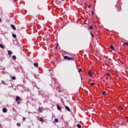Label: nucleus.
Segmentation results:
<instances>
[{
    "label": "nucleus",
    "mask_w": 128,
    "mask_h": 128,
    "mask_svg": "<svg viewBox=\"0 0 128 128\" xmlns=\"http://www.w3.org/2000/svg\"><path fill=\"white\" fill-rule=\"evenodd\" d=\"M64 60H74V58H72L68 57V56H65L64 57Z\"/></svg>",
    "instance_id": "f257e3e1"
},
{
    "label": "nucleus",
    "mask_w": 128,
    "mask_h": 128,
    "mask_svg": "<svg viewBox=\"0 0 128 128\" xmlns=\"http://www.w3.org/2000/svg\"><path fill=\"white\" fill-rule=\"evenodd\" d=\"M20 100V96H18L16 97V102L18 104H20V102H18V100Z\"/></svg>",
    "instance_id": "f03ea898"
},
{
    "label": "nucleus",
    "mask_w": 128,
    "mask_h": 128,
    "mask_svg": "<svg viewBox=\"0 0 128 128\" xmlns=\"http://www.w3.org/2000/svg\"><path fill=\"white\" fill-rule=\"evenodd\" d=\"M10 26H11L12 28V30H16V26H14V25L11 24Z\"/></svg>",
    "instance_id": "7ed1b4c3"
},
{
    "label": "nucleus",
    "mask_w": 128,
    "mask_h": 128,
    "mask_svg": "<svg viewBox=\"0 0 128 128\" xmlns=\"http://www.w3.org/2000/svg\"><path fill=\"white\" fill-rule=\"evenodd\" d=\"M2 112H8V109L6 108H2Z\"/></svg>",
    "instance_id": "20e7f679"
},
{
    "label": "nucleus",
    "mask_w": 128,
    "mask_h": 128,
    "mask_svg": "<svg viewBox=\"0 0 128 128\" xmlns=\"http://www.w3.org/2000/svg\"><path fill=\"white\" fill-rule=\"evenodd\" d=\"M65 108H66V110H68V112H70V108H68V106H66Z\"/></svg>",
    "instance_id": "39448f33"
},
{
    "label": "nucleus",
    "mask_w": 128,
    "mask_h": 128,
    "mask_svg": "<svg viewBox=\"0 0 128 128\" xmlns=\"http://www.w3.org/2000/svg\"><path fill=\"white\" fill-rule=\"evenodd\" d=\"M88 74L90 76V77L92 76V71H89Z\"/></svg>",
    "instance_id": "423d86ee"
},
{
    "label": "nucleus",
    "mask_w": 128,
    "mask_h": 128,
    "mask_svg": "<svg viewBox=\"0 0 128 128\" xmlns=\"http://www.w3.org/2000/svg\"><path fill=\"white\" fill-rule=\"evenodd\" d=\"M8 56H10V55L12 54V51H10V50H8Z\"/></svg>",
    "instance_id": "0eeeda50"
},
{
    "label": "nucleus",
    "mask_w": 128,
    "mask_h": 128,
    "mask_svg": "<svg viewBox=\"0 0 128 128\" xmlns=\"http://www.w3.org/2000/svg\"><path fill=\"white\" fill-rule=\"evenodd\" d=\"M12 58L14 60H16V56H12Z\"/></svg>",
    "instance_id": "6e6552de"
},
{
    "label": "nucleus",
    "mask_w": 128,
    "mask_h": 128,
    "mask_svg": "<svg viewBox=\"0 0 128 128\" xmlns=\"http://www.w3.org/2000/svg\"><path fill=\"white\" fill-rule=\"evenodd\" d=\"M34 66H36V68H38V63H34Z\"/></svg>",
    "instance_id": "1a4fd4ad"
},
{
    "label": "nucleus",
    "mask_w": 128,
    "mask_h": 128,
    "mask_svg": "<svg viewBox=\"0 0 128 128\" xmlns=\"http://www.w3.org/2000/svg\"><path fill=\"white\" fill-rule=\"evenodd\" d=\"M38 120H39L40 122H44V119L40 117L38 118Z\"/></svg>",
    "instance_id": "9d476101"
},
{
    "label": "nucleus",
    "mask_w": 128,
    "mask_h": 128,
    "mask_svg": "<svg viewBox=\"0 0 128 128\" xmlns=\"http://www.w3.org/2000/svg\"><path fill=\"white\" fill-rule=\"evenodd\" d=\"M110 48H111V50H114V48L112 45L110 46Z\"/></svg>",
    "instance_id": "9b49d317"
},
{
    "label": "nucleus",
    "mask_w": 128,
    "mask_h": 128,
    "mask_svg": "<svg viewBox=\"0 0 128 128\" xmlns=\"http://www.w3.org/2000/svg\"><path fill=\"white\" fill-rule=\"evenodd\" d=\"M38 110H39L40 112H42V108L39 107Z\"/></svg>",
    "instance_id": "f8f14e48"
},
{
    "label": "nucleus",
    "mask_w": 128,
    "mask_h": 128,
    "mask_svg": "<svg viewBox=\"0 0 128 128\" xmlns=\"http://www.w3.org/2000/svg\"><path fill=\"white\" fill-rule=\"evenodd\" d=\"M57 108H58V110H61L60 106L57 105Z\"/></svg>",
    "instance_id": "ddd939ff"
},
{
    "label": "nucleus",
    "mask_w": 128,
    "mask_h": 128,
    "mask_svg": "<svg viewBox=\"0 0 128 128\" xmlns=\"http://www.w3.org/2000/svg\"><path fill=\"white\" fill-rule=\"evenodd\" d=\"M76 126H77V128H82V125L80 124H78Z\"/></svg>",
    "instance_id": "4468645a"
},
{
    "label": "nucleus",
    "mask_w": 128,
    "mask_h": 128,
    "mask_svg": "<svg viewBox=\"0 0 128 128\" xmlns=\"http://www.w3.org/2000/svg\"><path fill=\"white\" fill-rule=\"evenodd\" d=\"M90 34L91 35V36H92V38H94V36L92 32H90Z\"/></svg>",
    "instance_id": "2eb2a0df"
},
{
    "label": "nucleus",
    "mask_w": 128,
    "mask_h": 128,
    "mask_svg": "<svg viewBox=\"0 0 128 128\" xmlns=\"http://www.w3.org/2000/svg\"><path fill=\"white\" fill-rule=\"evenodd\" d=\"M12 80H16V76H12Z\"/></svg>",
    "instance_id": "dca6fc26"
},
{
    "label": "nucleus",
    "mask_w": 128,
    "mask_h": 128,
    "mask_svg": "<svg viewBox=\"0 0 128 128\" xmlns=\"http://www.w3.org/2000/svg\"><path fill=\"white\" fill-rule=\"evenodd\" d=\"M12 36H13V38H16V35L15 34H12Z\"/></svg>",
    "instance_id": "f3484780"
},
{
    "label": "nucleus",
    "mask_w": 128,
    "mask_h": 128,
    "mask_svg": "<svg viewBox=\"0 0 128 128\" xmlns=\"http://www.w3.org/2000/svg\"><path fill=\"white\" fill-rule=\"evenodd\" d=\"M55 122H58V119L56 118L54 120Z\"/></svg>",
    "instance_id": "a211bd4d"
},
{
    "label": "nucleus",
    "mask_w": 128,
    "mask_h": 128,
    "mask_svg": "<svg viewBox=\"0 0 128 128\" xmlns=\"http://www.w3.org/2000/svg\"><path fill=\"white\" fill-rule=\"evenodd\" d=\"M90 86H94V82L90 83Z\"/></svg>",
    "instance_id": "6ab92c4d"
},
{
    "label": "nucleus",
    "mask_w": 128,
    "mask_h": 128,
    "mask_svg": "<svg viewBox=\"0 0 128 128\" xmlns=\"http://www.w3.org/2000/svg\"><path fill=\"white\" fill-rule=\"evenodd\" d=\"M16 126H20L21 124H20V122H18V123L16 124Z\"/></svg>",
    "instance_id": "aec40b11"
},
{
    "label": "nucleus",
    "mask_w": 128,
    "mask_h": 128,
    "mask_svg": "<svg viewBox=\"0 0 128 128\" xmlns=\"http://www.w3.org/2000/svg\"><path fill=\"white\" fill-rule=\"evenodd\" d=\"M0 48H4V45H2V44H0Z\"/></svg>",
    "instance_id": "412c9836"
},
{
    "label": "nucleus",
    "mask_w": 128,
    "mask_h": 128,
    "mask_svg": "<svg viewBox=\"0 0 128 128\" xmlns=\"http://www.w3.org/2000/svg\"><path fill=\"white\" fill-rule=\"evenodd\" d=\"M102 94L103 96H104V94H106V92L105 91H103L102 92Z\"/></svg>",
    "instance_id": "4be33fe9"
},
{
    "label": "nucleus",
    "mask_w": 128,
    "mask_h": 128,
    "mask_svg": "<svg viewBox=\"0 0 128 128\" xmlns=\"http://www.w3.org/2000/svg\"><path fill=\"white\" fill-rule=\"evenodd\" d=\"M89 28H90V30H92V28H94V27H92V26H90Z\"/></svg>",
    "instance_id": "5701e85b"
},
{
    "label": "nucleus",
    "mask_w": 128,
    "mask_h": 128,
    "mask_svg": "<svg viewBox=\"0 0 128 128\" xmlns=\"http://www.w3.org/2000/svg\"><path fill=\"white\" fill-rule=\"evenodd\" d=\"M106 74L107 76H110V73H108V72H107V73Z\"/></svg>",
    "instance_id": "b1692460"
},
{
    "label": "nucleus",
    "mask_w": 128,
    "mask_h": 128,
    "mask_svg": "<svg viewBox=\"0 0 128 128\" xmlns=\"http://www.w3.org/2000/svg\"><path fill=\"white\" fill-rule=\"evenodd\" d=\"M82 68H80V69H79L78 70V72H82Z\"/></svg>",
    "instance_id": "393cba45"
},
{
    "label": "nucleus",
    "mask_w": 128,
    "mask_h": 128,
    "mask_svg": "<svg viewBox=\"0 0 128 128\" xmlns=\"http://www.w3.org/2000/svg\"><path fill=\"white\" fill-rule=\"evenodd\" d=\"M120 108L121 110H124V108L122 106H120Z\"/></svg>",
    "instance_id": "a878e982"
},
{
    "label": "nucleus",
    "mask_w": 128,
    "mask_h": 128,
    "mask_svg": "<svg viewBox=\"0 0 128 128\" xmlns=\"http://www.w3.org/2000/svg\"><path fill=\"white\" fill-rule=\"evenodd\" d=\"M125 120H126V122H128V118L126 116L125 118Z\"/></svg>",
    "instance_id": "bb28decb"
},
{
    "label": "nucleus",
    "mask_w": 128,
    "mask_h": 128,
    "mask_svg": "<svg viewBox=\"0 0 128 128\" xmlns=\"http://www.w3.org/2000/svg\"><path fill=\"white\" fill-rule=\"evenodd\" d=\"M124 44H125L126 46H128V42H124Z\"/></svg>",
    "instance_id": "cd10ccee"
},
{
    "label": "nucleus",
    "mask_w": 128,
    "mask_h": 128,
    "mask_svg": "<svg viewBox=\"0 0 128 128\" xmlns=\"http://www.w3.org/2000/svg\"><path fill=\"white\" fill-rule=\"evenodd\" d=\"M22 120H23V122H24V120H26V118L24 117L22 118Z\"/></svg>",
    "instance_id": "c85d7f7f"
},
{
    "label": "nucleus",
    "mask_w": 128,
    "mask_h": 128,
    "mask_svg": "<svg viewBox=\"0 0 128 128\" xmlns=\"http://www.w3.org/2000/svg\"><path fill=\"white\" fill-rule=\"evenodd\" d=\"M58 92H62V90H58Z\"/></svg>",
    "instance_id": "c756f323"
},
{
    "label": "nucleus",
    "mask_w": 128,
    "mask_h": 128,
    "mask_svg": "<svg viewBox=\"0 0 128 128\" xmlns=\"http://www.w3.org/2000/svg\"><path fill=\"white\" fill-rule=\"evenodd\" d=\"M92 14L94 16V12L92 11Z\"/></svg>",
    "instance_id": "7c9ffc66"
},
{
    "label": "nucleus",
    "mask_w": 128,
    "mask_h": 128,
    "mask_svg": "<svg viewBox=\"0 0 128 128\" xmlns=\"http://www.w3.org/2000/svg\"><path fill=\"white\" fill-rule=\"evenodd\" d=\"M1 82L4 83V80H2Z\"/></svg>",
    "instance_id": "2f4dec72"
},
{
    "label": "nucleus",
    "mask_w": 128,
    "mask_h": 128,
    "mask_svg": "<svg viewBox=\"0 0 128 128\" xmlns=\"http://www.w3.org/2000/svg\"><path fill=\"white\" fill-rule=\"evenodd\" d=\"M88 8H90V6H88Z\"/></svg>",
    "instance_id": "473e14b6"
},
{
    "label": "nucleus",
    "mask_w": 128,
    "mask_h": 128,
    "mask_svg": "<svg viewBox=\"0 0 128 128\" xmlns=\"http://www.w3.org/2000/svg\"><path fill=\"white\" fill-rule=\"evenodd\" d=\"M0 22H2V18H0Z\"/></svg>",
    "instance_id": "72a5a7b5"
},
{
    "label": "nucleus",
    "mask_w": 128,
    "mask_h": 128,
    "mask_svg": "<svg viewBox=\"0 0 128 128\" xmlns=\"http://www.w3.org/2000/svg\"><path fill=\"white\" fill-rule=\"evenodd\" d=\"M2 126V125L0 124V127Z\"/></svg>",
    "instance_id": "f704fd0d"
},
{
    "label": "nucleus",
    "mask_w": 128,
    "mask_h": 128,
    "mask_svg": "<svg viewBox=\"0 0 128 128\" xmlns=\"http://www.w3.org/2000/svg\"><path fill=\"white\" fill-rule=\"evenodd\" d=\"M62 0L64 1V0Z\"/></svg>",
    "instance_id": "c9c22d12"
}]
</instances>
